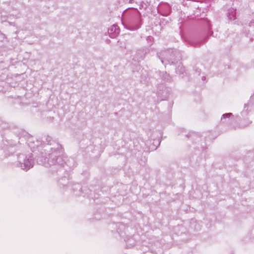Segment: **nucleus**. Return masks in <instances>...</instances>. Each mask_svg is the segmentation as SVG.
Wrapping results in <instances>:
<instances>
[{"mask_svg": "<svg viewBox=\"0 0 254 254\" xmlns=\"http://www.w3.org/2000/svg\"><path fill=\"white\" fill-rule=\"evenodd\" d=\"M19 166L24 170H28L33 167V160L31 155L21 154L18 157Z\"/></svg>", "mask_w": 254, "mask_h": 254, "instance_id": "nucleus-1", "label": "nucleus"}, {"mask_svg": "<svg viewBox=\"0 0 254 254\" xmlns=\"http://www.w3.org/2000/svg\"><path fill=\"white\" fill-rule=\"evenodd\" d=\"M63 161V158L61 156V152L59 150H55L49 155L48 164L49 165H53L56 163L62 164Z\"/></svg>", "mask_w": 254, "mask_h": 254, "instance_id": "nucleus-2", "label": "nucleus"}, {"mask_svg": "<svg viewBox=\"0 0 254 254\" xmlns=\"http://www.w3.org/2000/svg\"><path fill=\"white\" fill-rule=\"evenodd\" d=\"M227 16L230 20H234L236 18V9L231 8L228 9Z\"/></svg>", "mask_w": 254, "mask_h": 254, "instance_id": "nucleus-3", "label": "nucleus"}, {"mask_svg": "<svg viewBox=\"0 0 254 254\" xmlns=\"http://www.w3.org/2000/svg\"><path fill=\"white\" fill-rule=\"evenodd\" d=\"M120 33V29L117 25H112V38L116 37Z\"/></svg>", "mask_w": 254, "mask_h": 254, "instance_id": "nucleus-4", "label": "nucleus"}, {"mask_svg": "<svg viewBox=\"0 0 254 254\" xmlns=\"http://www.w3.org/2000/svg\"><path fill=\"white\" fill-rule=\"evenodd\" d=\"M127 246L128 248H131L134 245V240L133 238H130L126 240Z\"/></svg>", "mask_w": 254, "mask_h": 254, "instance_id": "nucleus-5", "label": "nucleus"}, {"mask_svg": "<svg viewBox=\"0 0 254 254\" xmlns=\"http://www.w3.org/2000/svg\"><path fill=\"white\" fill-rule=\"evenodd\" d=\"M231 116H233V115L232 113H226V114H223L222 116L221 120H222L225 118H230Z\"/></svg>", "mask_w": 254, "mask_h": 254, "instance_id": "nucleus-6", "label": "nucleus"}, {"mask_svg": "<svg viewBox=\"0 0 254 254\" xmlns=\"http://www.w3.org/2000/svg\"><path fill=\"white\" fill-rule=\"evenodd\" d=\"M103 39L107 43H109L110 42V39H108V36L106 34H105L103 36Z\"/></svg>", "mask_w": 254, "mask_h": 254, "instance_id": "nucleus-7", "label": "nucleus"}, {"mask_svg": "<svg viewBox=\"0 0 254 254\" xmlns=\"http://www.w3.org/2000/svg\"><path fill=\"white\" fill-rule=\"evenodd\" d=\"M6 39L5 36L2 33H0V41H4Z\"/></svg>", "mask_w": 254, "mask_h": 254, "instance_id": "nucleus-8", "label": "nucleus"}, {"mask_svg": "<svg viewBox=\"0 0 254 254\" xmlns=\"http://www.w3.org/2000/svg\"><path fill=\"white\" fill-rule=\"evenodd\" d=\"M175 54L173 53L172 55H170L171 57L169 59L167 58V60L168 61H171V62L172 63H174V62L173 61V60H174L173 57L175 56Z\"/></svg>", "mask_w": 254, "mask_h": 254, "instance_id": "nucleus-9", "label": "nucleus"}, {"mask_svg": "<svg viewBox=\"0 0 254 254\" xmlns=\"http://www.w3.org/2000/svg\"><path fill=\"white\" fill-rule=\"evenodd\" d=\"M147 40L149 44H151L153 41V38L151 36H148L147 38Z\"/></svg>", "mask_w": 254, "mask_h": 254, "instance_id": "nucleus-10", "label": "nucleus"}, {"mask_svg": "<svg viewBox=\"0 0 254 254\" xmlns=\"http://www.w3.org/2000/svg\"><path fill=\"white\" fill-rule=\"evenodd\" d=\"M176 53H177V55H178L177 59L179 60L180 59V55H179V53H177V52H176Z\"/></svg>", "mask_w": 254, "mask_h": 254, "instance_id": "nucleus-11", "label": "nucleus"}, {"mask_svg": "<svg viewBox=\"0 0 254 254\" xmlns=\"http://www.w3.org/2000/svg\"><path fill=\"white\" fill-rule=\"evenodd\" d=\"M108 34H109V37H111V36H110V33H109V29H108Z\"/></svg>", "mask_w": 254, "mask_h": 254, "instance_id": "nucleus-12", "label": "nucleus"}, {"mask_svg": "<svg viewBox=\"0 0 254 254\" xmlns=\"http://www.w3.org/2000/svg\"><path fill=\"white\" fill-rule=\"evenodd\" d=\"M165 56H167L168 54V52H165Z\"/></svg>", "mask_w": 254, "mask_h": 254, "instance_id": "nucleus-13", "label": "nucleus"}, {"mask_svg": "<svg viewBox=\"0 0 254 254\" xmlns=\"http://www.w3.org/2000/svg\"><path fill=\"white\" fill-rule=\"evenodd\" d=\"M161 62H162V63H163V62H164L163 60H162H162H161Z\"/></svg>", "mask_w": 254, "mask_h": 254, "instance_id": "nucleus-14", "label": "nucleus"}, {"mask_svg": "<svg viewBox=\"0 0 254 254\" xmlns=\"http://www.w3.org/2000/svg\"><path fill=\"white\" fill-rule=\"evenodd\" d=\"M136 13L137 12L136 10H134Z\"/></svg>", "mask_w": 254, "mask_h": 254, "instance_id": "nucleus-15", "label": "nucleus"}, {"mask_svg": "<svg viewBox=\"0 0 254 254\" xmlns=\"http://www.w3.org/2000/svg\"><path fill=\"white\" fill-rule=\"evenodd\" d=\"M44 165H45V166H48V165H47V164H45Z\"/></svg>", "mask_w": 254, "mask_h": 254, "instance_id": "nucleus-16", "label": "nucleus"}]
</instances>
